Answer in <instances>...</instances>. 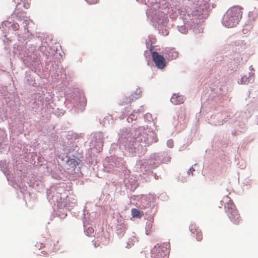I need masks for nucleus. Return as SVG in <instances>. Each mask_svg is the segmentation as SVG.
<instances>
[{"label": "nucleus", "instance_id": "4", "mask_svg": "<svg viewBox=\"0 0 258 258\" xmlns=\"http://www.w3.org/2000/svg\"><path fill=\"white\" fill-rule=\"evenodd\" d=\"M142 91L140 88H136V90L130 95H125L122 97L120 102L121 105L131 104L133 101L141 97Z\"/></svg>", "mask_w": 258, "mask_h": 258}, {"label": "nucleus", "instance_id": "11", "mask_svg": "<svg viewBox=\"0 0 258 258\" xmlns=\"http://www.w3.org/2000/svg\"><path fill=\"white\" fill-rule=\"evenodd\" d=\"M167 144L168 147L171 148L173 147L174 143L172 140H169L167 141Z\"/></svg>", "mask_w": 258, "mask_h": 258}, {"label": "nucleus", "instance_id": "13", "mask_svg": "<svg viewBox=\"0 0 258 258\" xmlns=\"http://www.w3.org/2000/svg\"><path fill=\"white\" fill-rule=\"evenodd\" d=\"M13 29L14 30H18L19 28V25H18V23H14L12 26Z\"/></svg>", "mask_w": 258, "mask_h": 258}, {"label": "nucleus", "instance_id": "15", "mask_svg": "<svg viewBox=\"0 0 258 258\" xmlns=\"http://www.w3.org/2000/svg\"><path fill=\"white\" fill-rule=\"evenodd\" d=\"M195 171V170L192 168H190L189 170H188V173L189 174V172H191V174L192 175L193 173H192V171Z\"/></svg>", "mask_w": 258, "mask_h": 258}, {"label": "nucleus", "instance_id": "8", "mask_svg": "<svg viewBox=\"0 0 258 258\" xmlns=\"http://www.w3.org/2000/svg\"><path fill=\"white\" fill-rule=\"evenodd\" d=\"M131 213L133 217L138 218H141L144 214L143 212L135 208L132 210Z\"/></svg>", "mask_w": 258, "mask_h": 258}, {"label": "nucleus", "instance_id": "14", "mask_svg": "<svg viewBox=\"0 0 258 258\" xmlns=\"http://www.w3.org/2000/svg\"><path fill=\"white\" fill-rule=\"evenodd\" d=\"M88 3L90 4H96L98 0H85Z\"/></svg>", "mask_w": 258, "mask_h": 258}, {"label": "nucleus", "instance_id": "12", "mask_svg": "<svg viewBox=\"0 0 258 258\" xmlns=\"http://www.w3.org/2000/svg\"><path fill=\"white\" fill-rule=\"evenodd\" d=\"M135 116L133 114H131L130 116L127 118V120L128 122H132L133 120H135Z\"/></svg>", "mask_w": 258, "mask_h": 258}, {"label": "nucleus", "instance_id": "17", "mask_svg": "<svg viewBox=\"0 0 258 258\" xmlns=\"http://www.w3.org/2000/svg\"><path fill=\"white\" fill-rule=\"evenodd\" d=\"M57 250V249H56V248H51V249H50L49 251H50V252H54V251H55V250Z\"/></svg>", "mask_w": 258, "mask_h": 258}, {"label": "nucleus", "instance_id": "7", "mask_svg": "<svg viewBox=\"0 0 258 258\" xmlns=\"http://www.w3.org/2000/svg\"><path fill=\"white\" fill-rule=\"evenodd\" d=\"M67 169L72 171L74 170L78 164V161L74 158L69 159L67 161Z\"/></svg>", "mask_w": 258, "mask_h": 258}, {"label": "nucleus", "instance_id": "2", "mask_svg": "<svg viewBox=\"0 0 258 258\" xmlns=\"http://www.w3.org/2000/svg\"><path fill=\"white\" fill-rule=\"evenodd\" d=\"M224 200L228 201L225 205V212L231 222L235 224L238 225L242 219L235 206L232 201L228 197H226Z\"/></svg>", "mask_w": 258, "mask_h": 258}, {"label": "nucleus", "instance_id": "6", "mask_svg": "<svg viewBox=\"0 0 258 258\" xmlns=\"http://www.w3.org/2000/svg\"><path fill=\"white\" fill-rule=\"evenodd\" d=\"M170 101L173 104L177 105L183 103L184 99L182 95L177 93L172 96Z\"/></svg>", "mask_w": 258, "mask_h": 258}, {"label": "nucleus", "instance_id": "9", "mask_svg": "<svg viewBox=\"0 0 258 258\" xmlns=\"http://www.w3.org/2000/svg\"><path fill=\"white\" fill-rule=\"evenodd\" d=\"M196 239L198 241H200L203 239L202 233L201 231H197L196 233Z\"/></svg>", "mask_w": 258, "mask_h": 258}, {"label": "nucleus", "instance_id": "10", "mask_svg": "<svg viewBox=\"0 0 258 258\" xmlns=\"http://www.w3.org/2000/svg\"><path fill=\"white\" fill-rule=\"evenodd\" d=\"M94 232V229L92 227H89L86 230V233L88 235H91Z\"/></svg>", "mask_w": 258, "mask_h": 258}, {"label": "nucleus", "instance_id": "16", "mask_svg": "<svg viewBox=\"0 0 258 258\" xmlns=\"http://www.w3.org/2000/svg\"><path fill=\"white\" fill-rule=\"evenodd\" d=\"M41 255H46L47 254V252L45 251H41Z\"/></svg>", "mask_w": 258, "mask_h": 258}, {"label": "nucleus", "instance_id": "5", "mask_svg": "<svg viewBox=\"0 0 258 258\" xmlns=\"http://www.w3.org/2000/svg\"><path fill=\"white\" fill-rule=\"evenodd\" d=\"M152 57L156 67L158 69H163L165 67L166 60L165 58L161 55H160L157 52H152Z\"/></svg>", "mask_w": 258, "mask_h": 258}, {"label": "nucleus", "instance_id": "1", "mask_svg": "<svg viewBox=\"0 0 258 258\" xmlns=\"http://www.w3.org/2000/svg\"><path fill=\"white\" fill-rule=\"evenodd\" d=\"M242 12L241 7L234 6L228 9L223 18V24L228 28L236 26L242 18Z\"/></svg>", "mask_w": 258, "mask_h": 258}, {"label": "nucleus", "instance_id": "19", "mask_svg": "<svg viewBox=\"0 0 258 258\" xmlns=\"http://www.w3.org/2000/svg\"><path fill=\"white\" fill-rule=\"evenodd\" d=\"M138 2H143L144 0H137Z\"/></svg>", "mask_w": 258, "mask_h": 258}, {"label": "nucleus", "instance_id": "18", "mask_svg": "<svg viewBox=\"0 0 258 258\" xmlns=\"http://www.w3.org/2000/svg\"><path fill=\"white\" fill-rule=\"evenodd\" d=\"M173 53H174L175 54V56H177V53L176 52H173Z\"/></svg>", "mask_w": 258, "mask_h": 258}, {"label": "nucleus", "instance_id": "3", "mask_svg": "<svg viewBox=\"0 0 258 258\" xmlns=\"http://www.w3.org/2000/svg\"><path fill=\"white\" fill-rule=\"evenodd\" d=\"M168 244L156 245L151 250L152 256L154 258H168L169 250Z\"/></svg>", "mask_w": 258, "mask_h": 258}]
</instances>
